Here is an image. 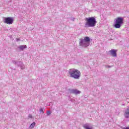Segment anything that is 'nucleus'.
Segmentation results:
<instances>
[{
  "label": "nucleus",
  "instance_id": "obj_1",
  "mask_svg": "<svg viewBox=\"0 0 129 129\" xmlns=\"http://www.w3.org/2000/svg\"><path fill=\"white\" fill-rule=\"evenodd\" d=\"M85 21V28H94L97 24L95 17L86 18Z\"/></svg>",
  "mask_w": 129,
  "mask_h": 129
},
{
  "label": "nucleus",
  "instance_id": "obj_2",
  "mask_svg": "<svg viewBox=\"0 0 129 129\" xmlns=\"http://www.w3.org/2000/svg\"><path fill=\"white\" fill-rule=\"evenodd\" d=\"M68 72L70 77L74 79H79L81 76V73L77 69H71L68 71Z\"/></svg>",
  "mask_w": 129,
  "mask_h": 129
},
{
  "label": "nucleus",
  "instance_id": "obj_3",
  "mask_svg": "<svg viewBox=\"0 0 129 129\" xmlns=\"http://www.w3.org/2000/svg\"><path fill=\"white\" fill-rule=\"evenodd\" d=\"M90 41V38H89V37L86 36L84 37V39H80L79 45L84 48L88 47V46L90 45V42H89Z\"/></svg>",
  "mask_w": 129,
  "mask_h": 129
},
{
  "label": "nucleus",
  "instance_id": "obj_4",
  "mask_svg": "<svg viewBox=\"0 0 129 129\" xmlns=\"http://www.w3.org/2000/svg\"><path fill=\"white\" fill-rule=\"evenodd\" d=\"M123 25V18L117 17L114 21L113 27L115 29H119Z\"/></svg>",
  "mask_w": 129,
  "mask_h": 129
},
{
  "label": "nucleus",
  "instance_id": "obj_5",
  "mask_svg": "<svg viewBox=\"0 0 129 129\" xmlns=\"http://www.w3.org/2000/svg\"><path fill=\"white\" fill-rule=\"evenodd\" d=\"M3 22L8 25H12L14 23V18L12 17H5L4 18Z\"/></svg>",
  "mask_w": 129,
  "mask_h": 129
},
{
  "label": "nucleus",
  "instance_id": "obj_6",
  "mask_svg": "<svg viewBox=\"0 0 129 129\" xmlns=\"http://www.w3.org/2000/svg\"><path fill=\"white\" fill-rule=\"evenodd\" d=\"M68 91H69V93L75 94L76 95H77V94H80V93H81V92L77 89H68Z\"/></svg>",
  "mask_w": 129,
  "mask_h": 129
},
{
  "label": "nucleus",
  "instance_id": "obj_7",
  "mask_svg": "<svg viewBox=\"0 0 129 129\" xmlns=\"http://www.w3.org/2000/svg\"><path fill=\"white\" fill-rule=\"evenodd\" d=\"M116 52H117V50H115L114 49H112L109 51V55H111L112 57H117V54L116 53Z\"/></svg>",
  "mask_w": 129,
  "mask_h": 129
},
{
  "label": "nucleus",
  "instance_id": "obj_8",
  "mask_svg": "<svg viewBox=\"0 0 129 129\" xmlns=\"http://www.w3.org/2000/svg\"><path fill=\"white\" fill-rule=\"evenodd\" d=\"M12 63L15 64V65L17 67H20L22 65V63H23V62L21 61L12 60Z\"/></svg>",
  "mask_w": 129,
  "mask_h": 129
},
{
  "label": "nucleus",
  "instance_id": "obj_9",
  "mask_svg": "<svg viewBox=\"0 0 129 129\" xmlns=\"http://www.w3.org/2000/svg\"><path fill=\"white\" fill-rule=\"evenodd\" d=\"M124 116L125 118H128L129 117V107H127L124 113Z\"/></svg>",
  "mask_w": 129,
  "mask_h": 129
},
{
  "label": "nucleus",
  "instance_id": "obj_10",
  "mask_svg": "<svg viewBox=\"0 0 129 129\" xmlns=\"http://www.w3.org/2000/svg\"><path fill=\"white\" fill-rule=\"evenodd\" d=\"M83 127L85 129H92V126H91V125L89 123L85 124L83 125Z\"/></svg>",
  "mask_w": 129,
  "mask_h": 129
},
{
  "label": "nucleus",
  "instance_id": "obj_11",
  "mask_svg": "<svg viewBox=\"0 0 129 129\" xmlns=\"http://www.w3.org/2000/svg\"><path fill=\"white\" fill-rule=\"evenodd\" d=\"M18 48L20 50H21V51H23L24 49L27 48V45H20L18 47Z\"/></svg>",
  "mask_w": 129,
  "mask_h": 129
},
{
  "label": "nucleus",
  "instance_id": "obj_12",
  "mask_svg": "<svg viewBox=\"0 0 129 129\" xmlns=\"http://www.w3.org/2000/svg\"><path fill=\"white\" fill-rule=\"evenodd\" d=\"M35 125H36V122H33L32 124H30L29 127L31 128H34V127H35Z\"/></svg>",
  "mask_w": 129,
  "mask_h": 129
},
{
  "label": "nucleus",
  "instance_id": "obj_13",
  "mask_svg": "<svg viewBox=\"0 0 129 129\" xmlns=\"http://www.w3.org/2000/svg\"><path fill=\"white\" fill-rule=\"evenodd\" d=\"M19 67H20L22 70L25 69V66L23 64V62L22 63L21 66Z\"/></svg>",
  "mask_w": 129,
  "mask_h": 129
},
{
  "label": "nucleus",
  "instance_id": "obj_14",
  "mask_svg": "<svg viewBox=\"0 0 129 129\" xmlns=\"http://www.w3.org/2000/svg\"><path fill=\"white\" fill-rule=\"evenodd\" d=\"M52 113V112L51 111H47V115H50Z\"/></svg>",
  "mask_w": 129,
  "mask_h": 129
},
{
  "label": "nucleus",
  "instance_id": "obj_15",
  "mask_svg": "<svg viewBox=\"0 0 129 129\" xmlns=\"http://www.w3.org/2000/svg\"><path fill=\"white\" fill-rule=\"evenodd\" d=\"M40 113H44V109L43 108H40Z\"/></svg>",
  "mask_w": 129,
  "mask_h": 129
},
{
  "label": "nucleus",
  "instance_id": "obj_16",
  "mask_svg": "<svg viewBox=\"0 0 129 129\" xmlns=\"http://www.w3.org/2000/svg\"><path fill=\"white\" fill-rule=\"evenodd\" d=\"M113 66H105L106 68H111Z\"/></svg>",
  "mask_w": 129,
  "mask_h": 129
},
{
  "label": "nucleus",
  "instance_id": "obj_17",
  "mask_svg": "<svg viewBox=\"0 0 129 129\" xmlns=\"http://www.w3.org/2000/svg\"><path fill=\"white\" fill-rule=\"evenodd\" d=\"M28 117H29V118H32V117H32V115L30 114L29 115V116H28Z\"/></svg>",
  "mask_w": 129,
  "mask_h": 129
},
{
  "label": "nucleus",
  "instance_id": "obj_18",
  "mask_svg": "<svg viewBox=\"0 0 129 129\" xmlns=\"http://www.w3.org/2000/svg\"><path fill=\"white\" fill-rule=\"evenodd\" d=\"M16 40L17 42H19V41H20V38H16Z\"/></svg>",
  "mask_w": 129,
  "mask_h": 129
},
{
  "label": "nucleus",
  "instance_id": "obj_19",
  "mask_svg": "<svg viewBox=\"0 0 129 129\" xmlns=\"http://www.w3.org/2000/svg\"><path fill=\"white\" fill-rule=\"evenodd\" d=\"M123 129H129V126L128 127H124Z\"/></svg>",
  "mask_w": 129,
  "mask_h": 129
},
{
  "label": "nucleus",
  "instance_id": "obj_20",
  "mask_svg": "<svg viewBox=\"0 0 129 129\" xmlns=\"http://www.w3.org/2000/svg\"><path fill=\"white\" fill-rule=\"evenodd\" d=\"M75 18H72L71 19V21H74V19H75Z\"/></svg>",
  "mask_w": 129,
  "mask_h": 129
}]
</instances>
